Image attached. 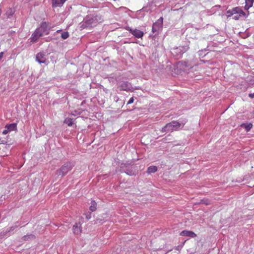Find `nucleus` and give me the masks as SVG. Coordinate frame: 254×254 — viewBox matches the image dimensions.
Instances as JSON below:
<instances>
[{
  "mask_svg": "<svg viewBox=\"0 0 254 254\" xmlns=\"http://www.w3.org/2000/svg\"><path fill=\"white\" fill-rule=\"evenodd\" d=\"M37 29H39L43 34L48 35L49 33L50 30L51 29V26L49 23L43 22L41 23L40 26Z\"/></svg>",
  "mask_w": 254,
  "mask_h": 254,
  "instance_id": "3",
  "label": "nucleus"
},
{
  "mask_svg": "<svg viewBox=\"0 0 254 254\" xmlns=\"http://www.w3.org/2000/svg\"><path fill=\"white\" fill-rule=\"evenodd\" d=\"M4 53L1 52L0 53V60L2 59L3 57Z\"/></svg>",
  "mask_w": 254,
  "mask_h": 254,
  "instance_id": "25",
  "label": "nucleus"
},
{
  "mask_svg": "<svg viewBox=\"0 0 254 254\" xmlns=\"http://www.w3.org/2000/svg\"><path fill=\"white\" fill-rule=\"evenodd\" d=\"M72 231L74 234L76 235H80L82 232V227L80 223H75L73 226Z\"/></svg>",
  "mask_w": 254,
  "mask_h": 254,
  "instance_id": "9",
  "label": "nucleus"
},
{
  "mask_svg": "<svg viewBox=\"0 0 254 254\" xmlns=\"http://www.w3.org/2000/svg\"><path fill=\"white\" fill-rule=\"evenodd\" d=\"M242 127H245L247 131H249L252 128L253 125L251 123L249 124H243L241 125Z\"/></svg>",
  "mask_w": 254,
  "mask_h": 254,
  "instance_id": "17",
  "label": "nucleus"
},
{
  "mask_svg": "<svg viewBox=\"0 0 254 254\" xmlns=\"http://www.w3.org/2000/svg\"><path fill=\"white\" fill-rule=\"evenodd\" d=\"M178 66L183 70H187L191 68L193 65L191 64L189 61H181L178 63Z\"/></svg>",
  "mask_w": 254,
  "mask_h": 254,
  "instance_id": "4",
  "label": "nucleus"
},
{
  "mask_svg": "<svg viewBox=\"0 0 254 254\" xmlns=\"http://www.w3.org/2000/svg\"><path fill=\"white\" fill-rule=\"evenodd\" d=\"M233 15H234V17H233V18L235 20H238L239 19V18L240 17L245 16L246 15V13L245 12L243 11V14L237 13V14H234Z\"/></svg>",
  "mask_w": 254,
  "mask_h": 254,
  "instance_id": "20",
  "label": "nucleus"
},
{
  "mask_svg": "<svg viewBox=\"0 0 254 254\" xmlns=\"http://www.w3.org/2000/svg\"><path fill=\"white\" fill-rule=\"evenodd\" d=\"M243 10L240 7H236L233 8L231 10H229L227 11V12H226L227 16L228 17H229L232 15H233L234 14H235L237 13L243 14Z\"/></svg>",
  "mask_w": 254,
  "mask_h": 254,
  "instance_id": "6",
  "label": "nucleus"
},
{
  "mask_svg": "<svg viewBox=\"0 0 254 254\" xmlns=\"http://www.w3.org/2000/svg\"><path fill=\"white\" fill-rule=\"evenodd\" d=\"M43 34L40 32L39 29L37 28L35 30L34 33L32 34L31 37V42H36L38 41L39 38Z\"/></svg>",
  "mask_w": 254,
  "mask_h": 254,
  "instance_id": "7",
  "label": "nucleus"
},
{
  "mask_svg": "<svg viewBox=\"0 0 254 254\" xmlns=\"http://www.w3.org/2000/svg\"><path fill=\"white\" fill-rule=\"evenodd\" d=\"M181 124L177 121H172L167 124L165 127L162 128L161 131L162 132L166 131H173L176 130L181 127Z\"/></svg>",
  "mask_w": 254,
  "mask_h": 254,
  "instance_id": "1",
  "label": "nucleus"
},
{
  "mask_svg": "<svg viewBox=\"0 0 254 254\" xmlns=\"http://www.w3.org/2000/svg\"><path fill=\"white\" fill-rule=\"evenodd\" d=\"M201 202H202V203L205 204L206 205H209L211 204L210 201L208 199L201 200Z\"/></svg>",
  "mask_w": 254,
  "mask_h": 254,
  "instance_id": "22",
  "label": "nucleus"
},
{
  "mask_svg": "<svg viewBox=\"0 0 254 254\" xmlns=\"http://www.w3.org/2000/svg\"><path fill=\"white\" fill-rule=\"evenodd\" d=\"M5 128H7L9 131L16 130L17 129V124L15 123L7 125Z\"/></svg>",
  "mask_w": 254,
  "mask_h": 254,
  "instance_id": "14",
  "label": "nucleus"
},
{
  "mask_svg": "<svg viewBox=\"0 0 254 254\" xmlns=\"http://www.w3.org/2000/svg\"><path fill=\"white\" fill-rule=\"evenodd\" d=\"M66 0H52L53 7H61Z\"/></svg>",
  "mask_w": 254,
  "mask_h": 254,
  "instance_id": "12",
  "label": "nucleus"
},
{
  "mask_svg": "<svg viewBox=\"0 0 254 254\" xmlns=\"http://www.w3.org/2000/svg\"><path fill=\"white\" fill-rule=\"evenodd\" d=\"M119 88L121 91H128L130 89V86L128 83L123 82L119 86Z\"/></svg>",
  "mask_w": 254,
  "mask_h": 254,
  "instance_id": "13",
  "label": "nucleus"
},
{
  "mask_svg": "<svg viewBox=\"0 0 254 254\" xmlns=\"http://www.w3.org/2000/svg\"><path fill=\"white\" fill-rule=\"evenodd\" d=\"M133 102H134L133 97H131V98H130L129 101L127 102V105L131 104L133 103Z\"/></svg>",
  "mask_w": 254,
  "mask_h": 254,
  "instance_id": "23",
  "label": "nucleus"
},
{
  "mask_svg": "<svg viewBox=\"0 0 254 254\" xmlns=\"http://www.w3.org/2000/svg\"><path fill=\"white\" fill-rule=\"evenodd\" d=\"M249 96L251 98H254V92L253 93H250Z\"/></svg>",
  "mask_w": 254,
  "mask_h": 254,
  "instance_id": "26",
  "label": "nucleus"
},
{
  "mask_svg": "<svg viewBox=\"0 0 254 254\" xmlns=\"http://www.w3.org/2000/svg\"><path fill=\"white\" fill-rule=\"evenodd\" d=\"M72 168V165L70 162L64 163L59 170L57 171V174L63 177L70 171Z\"/></svg>",
  "mask_w": 254,
  "mask_h": 254,
  "instance_id": "2",
  "label": "nucleus"
},
{
  "mask_svg": "<svg viewBox=\"0 0 254 254\" xmlns=\"http://www.w3.org/2000/svg\"><path fill=\"white\" fill-rule=\"evenodd\" d=\"M89 209L92 212L96 211L97 209V203L95 201L92 200L91 201V206H90Z\"/></svg>",
  "mask_w": 254,
  "mask_h": 254,
  "instance_id": "16",
  "label": "nucleus"
},
{
  "mask_svg": "<svg viewBox=\"0 0 254 254\" xmlns=\"http://www.w3.org/2000/svg\"><path fill=\"white\" fill-rule=\"evenodd\" d=\"M61 31H62L61 30H58L57 31V32H58V33H59V32H60Z\"/></svg>",
  "mask_w": 254,
  "mask_h": 254,
  "instance_id": "27",
  "label": "nucleus"
},
{
  "mask_svg": "<svg viewBox=\"0 0 254 254\" xmlns=\"http://www.w3.org/2000/svg\"><path fill=\"white\" fill-rule=\"evenodd\" d=\"M185 125V123L183 124V126H184Z\"/></svg>",
  "mask_w": 254,
  "mask_h": 254,
  "instance_id": "28",
  "label": "nucleus"
},
{
  "mask_svg": "<svg viewBox=\"0 0 254 254\" xmlns=\"http://www.w3.org/2000/svg\"><path fill=\"white\" fill-rule=\"evenodd\" d=\"M129 31L135 37L137 38H142L143 37V36L144 35V33L142 31H141L139 30H138L137 29H133L130 28L129 29Z\"/></svg>",
  "mask_w": 254,
  "mask_h": 254,
  "instance_id": "8",
  "label": "nucleus"
},
{
  "mask_svg": "<svg viewBox=\"0 0 254 254\" xmlns=\"http://www.w3.org/2000/svg\"><path fill=\"white\" fill-rule=\"evenodd\" d=\"M68 37L69 33L68 32H64L61 34V37L64 40L66 39Z\"/></svg>",
  "mask_w": 254,
  "mask_h": 254,
  "instance_id": "21",
  "label": "nucleus"
},
{
  "mask_svg": "<svg viewBox=\"0 0 254 254\" xmlns=\"http://www.w3.org/2000/svg\"><path fill=\"white\" fill-rule=\"evenodd\" d=\"M64 123L67 124L68 126H71L73 124V120L69 118H66L64 121Z\"/></svg>",
  "mask_w": 254,
  "mask_h": 254,
  "instance_id": "19",
  "label": "nucleus"
},
{
  "mask_svg": "<svg viewBox=\"0 0 254 254\" xmlns=\"http://www.w3.org/2000/svg\"><path fill=\"white\" fill-rule=\"evenodd\" d=\"M180 235L182 236H187L190 238H194L196 235L192 231L188 230H184L180 233Z\"/></svg>",
  "mask_w": 254,
  "mask_h": 254,
  "instance_id": "11",
  "label": "nucleus"
},
{
  "mask_svg": "<svg viewBox=\"0 0 254 254\" xmlns=\"http://www.w3.org/2000/svg\"><path fill=\"white\" fill-rule=\"evenodd\" d=\"M163 21V18L162 17H161L155 23H153L152 29V31L153 33L162 27Z\"/></svg>",
  "mask_w": 254,
  "mask_h": 254,
  "instance_id": "5",
  "label": "nucleus"
},
{
  "mask_svg": "<svg viewBox=\"0 0 254 254\" xmlns=\"http://www.w3.org/2000/svg\"><path fill=\"white\" fill-rule=\"evenodd\" d=\"M254 0H246L245 9L246 10L249 9L250 7H252Z\"/></svg>",
  "mask_w": 254,
  "mask_h": 254,
  "instance_id": "15",
  "label": "nucleus"
},
{
  "mask_svg": "<svg viewBox=\"0 0 254 254\" xmlns=\"http://www.w3.org/2000/svg\"><path fill=\"white\" fill-rule=\"evenodd\" d=\"M8 132H9V131L8 130V129L7 128H5V129H4L2 131V134H6Z\"/></svg>",
  "mask_w": 254,
  "mask_h": 254,
  "instance_id": "24",
  "label": "nucleus"
},
{
  "mask_svg": "<svg viewBox=\"0 0 254 254\" xmlns=\"http://www.w3.org/2000/svg\"><path fill=\"white\" fill-rule=\"evenodd\" d=\"M157 171V167L155 166H150L148 168L147 172L148 173H155Z\"/></svg>",
  "mask_w": 254,
  "mask_h": 254,
  "instance_id": "18",
  "label": "nucleus"
},
{
  "mask_svg": "<svg viewBox=\"0 0 254 254\" xmlns=\"http://www.w3.org/2000/svg\"><path fill=\"white\" fill-rule=\"evenodd\" d=\"M36 60L39 64L46 63V59L45 57V54L42 52H40L36 55Z\"/></svg>",
  "mask_w": 254,
  "mask_h": 254,
  "instance_id": "10",
  "label": "nucleus"
}]
</instances>
